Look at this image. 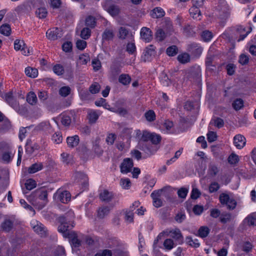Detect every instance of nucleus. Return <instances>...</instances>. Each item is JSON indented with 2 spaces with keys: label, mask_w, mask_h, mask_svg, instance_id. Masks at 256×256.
Instances as JSON below:
<instances>
[{
  "label": "nucleus",
  "mask_w": 256,
  "mask_h": 256,
  "mask_svg": "<svg viewBox=\"0 0 256 256\" xmlns=\"http://www.w3.org/2000/svg\"><path fill=\"white\" fill-rule=\"evenodd\" d=\"M58 220L60 224L58 226V230L62 233L64 236L66 238L68 234L70 232L68 231L72 228L74 226L70 223V222H68L66 218L64 216H59Z\"/></svg>",
  "instance_id": "1"
},
{
  "label": "nucleus",
  "mask_w": 256,
  "mask_h": 256,
  "mask_svg": "<svg viewBox=\"0 0 256 256\" xmlns=\"http://www.w3.org/2000/svg\"><path fill=\"white\" fill-rule=\"evenodd\" d=\"M38 197L36 200L32 202V204L38 209H42L46 204L48 199V192L44 190H37L36 192Z\"/></svg>",
  "instance_id": "2"
},
{
  "label": "nucleus",
  "mask_w": 256,
  "mask_h": 256,
  "mask_svg": "<svg viewBox=\"0 0 256 256\" xmlns=\"http://www.w3.org/2000/svg\"><path fill=\"white\" fill-rule=\"evenodd\" d=\"M219 200L221 204L226 206L228 210H234L237 205V202L234 199L230 198L228 194L224 193L220 195Z\"/></svg>",
  "instance_id": "3"
},
{
  "label": "nucleus",
  "mask_w": 256,
  "mask_h": 256,
  "mask_svg": "<svg viewBox=\"0 0 256 256\" xmlns=\"http://www.w3.org/2000/svg\"><path fill=\"white\" fill-rule=\"evenodd\" d=\"M201 70L199 66L192 68L186 74V78L193 82H198L201 77Z\"/></svg>",
  "instance_id": "4"
},
{
  "label": "nucleus",
  "mask_w": 256,
  "mask_h": 256,
  "mask_svg": "<svg viewBox=\"0 0 256 256\" xmlns=\"http://www.w3.org/2000/svg\"><path fill=\"white\" fill-rule=\"evenodd\" d=\"M202 48L196 42L188 44L186 46V50L196 58H198L202 52Z\"/></svg>",
  "instance_id": "5"
},
{
  "label": "nucleus",
  "mask_w": 256,
  "mask_h": 256,
  "mask_svg": "<svg viewBox=\"0 0 256 256\" xmlns=\"http://www.w3.org/2000/svg\"><path fill=\"white\" fill-rule=\"evenodd\" d=\"M36 224L32 226L34 231L42 238H46L48 235L47 228L41 222H36Z\"/></svg>",
  "instance_id": "6"
},
{
  "label": "nucleus",
  "mask_w": 256,
  "mask_h": 256,
  "mask_svg": "<svg viewBox=\"0 0 256 256\" xmlns=\"http://www.w3.org/2000/svg\"><path fill=\"white\" fill-rule=\"evenodd\" d=\"M164 188L154 190L150 194V196L153 200V205L156 208H160L162 205V202L160 198L162 192Z\"/></svg>",
  "instance_id": "7"
},
{
  "label": "nucleus",
  "mask_w": 256,
  "mask_h": 256,
  "mask_svg": "<svg viewBox=\"0 0 256 256\" xmlns=\"http://www.w3.org/2000/svg\"><path fill=\"white\" fill-rule=\"evenodd\" d=\"M4 98L6 102L14 109L17 110L19 108V104L16 98L13 96L12 92L6 93Z\"/></svg>",
  "instance_id": "8"
},
{
  "label": "nucleus",
  "mask_w": 256,
  "mask_h": 256,
  "mask_svg": "<svg viewBox=\"0 0 256 256\" xmlns=\"http://www.w3.org/2000/svg\"><path fill=\"white\" fill-rule=\"evenodd\" d=\"M134 166L132 160L130 158H124L120 165V172L122 174H128L131 172Z\"/></svg>",
  "instance_id": "9"
},
{
  "label": "nucleus",
  "mask_w": 256,
  "mask_h": 256,
  "mask_svg": "<svg viewBox=\"0 0 256 256\" xmlns=\"http://www.w3.org/2000/svg\"><path fill=\"white\" fill-rule=\"evenodd\" d=\"M156 47L153 45H150L144 50L142 58L144 62L150 61L152 57L156 54Z\"/></svg>",
  "instance_id": "10"
},
{
  "label": "nucleus",
  "mask_w": 256,
  "mask_h": 256,
  "mask_svg": "<svg viewBox=\"0 0 256 256\" xmlns=\"http://www.w3.org/2000/svg\"><path fill=\"white\" fill-rule=\"evenodd\" d=\"M62 36V30L57 28L49 29L46 32V36L47 38L52 40H54L58 38H60Z\"/></svg>",
  "instance_id": "11"
},
{
  "label": "nucleus",
  "mask_w": 256,
  "mask_h": 256,
  "mask_svg": "<svg viewBox=\"0 0 256 256\" xmlns=\"http://www.w3.org/2000/svg\"><path fill=\"white\" fill-rule=\"evenodd\" d=\"M103 7L112 16H117L119 14L120 10L117 6L106 2L103 5Z\"/></svg>",
  "instance_id": "12"
},
{
  "label": "nucleus",
  "mask_w": 256,
  "mask_h": 256,
  "mask_svg": "<svg viewBox=\"0 0 256 256\" xmlns=\"http://www.w3.org/2000/svg\"><path fill=\"white\" fill-rule=\"evenodd\" d=\"M114 194L106 190H104L100 194V199L103 202H109L114 198Z\"/></svg>",
  "instance_id": "13"
},
{
  "label": "nucleus",
  "mask_w": 256,
  "mask_h": 256,
  "mask_svg": "<svg viewBox=\"0 0 256 256\" xmlns=\"http://www.w3.org/2000/svg\"><path fill=\"white\" fill-rule=\"evenodd\" d=\"M70 239V243L72 247L78 248L81 245V241L78 238L76 234L74 232H71L68 234L67 237Z\"/></svg>",
  "instance_id": "14"
},
{
  "label": "nucleus",
  "mask_w": 256,
  "mask_h": 256,
  "mask_svg": "<svg viewBox=\"0 0 256 256\" xmlns=\"http://www.w3.org/2000/svg\"><path fill=\"white\" fill-rule=\"evenodd\" d=\"M246 143V138L241 134H237L234 138V144L238 149L242 148Z\"/></svg>",
  "instance_id": "15"
},
{
  "label": "nucleus",
  "mask_w": 256,
  "mask_h": 256,
  "mask_svg": "<svg viewBox=\"0 0 256 256\" xmlns=\"http://www.w3.org/2000/svg\"><path fill=\"white\" fill-rule=\"evenodd\" d=\"M152 31L146 27H143L140 30L141 38L146 42H150L152 40Z\"/></svg>",
  "instance_id": "16"
},
{
  "label": "nucleus",
  "mask_w": 256,
  "mask_h": 256,
  "mask_svg": "<svg viewBox=\"0 0 256 256\" xmlns=\"http://www.w3.org/2000/svg\"><path fill=\"white\" fill-rule=\"evenodd\" d=\"M150 15L154 18H159L164 16L165 12L162 8L156 7L151 10Z\"/></svg>",
  "instance_id": "17"
},
{
  "label": "nucleus",
  "mask_w": 256,
  "mask_h": 256,
  "mask_svg": "<svg viewBox=\"0 0 256 256\" xmlns=\"http://www.w3.org/2000/svg\"><path fill=\"white\" fill-rule=\"evenodd\" d=\"M14 226V222L10 219L4 220L1 224L2 230L5 232H10Z\"/></svg>",
  "instance_id": "18"
},
{
  "label": "nucleus",
  "mask_w": 256,
  "mask_h": 256,
  "mask_svg": "<svg viewBox=\"0 0 256 256\" xmlns=\"http://www.w3.org/2000/svg\"><path fill=\"white\" fill-rule=\"evenodd\" d=\"M80 142V138L78 135L68 136L66 138L68 146L70 148H74L77 146Z\"/></svg>",
  "instance_id": "19"
},
{
  "label": "nucleus",
  "mask_w": 256,
  "mask_h": 256,
  "mask_svg": "<svg viewBox=\"0 0 256 256\" xmlns=\"http://www.w3.org/2000/svg\"><path fill=\"white\" fill-rule=\"evenodd\" d=\"M140 149L143 151H144L146 153L148 154H154L157 149L155 148V146H154L152 144H142V146H141V143L140 144Z\"/></svg>",
  "instance_id": "20"
},
{
  "label": "nucleus",
  "mask_w": 256,
  "mask_h": 256,
  "mask_svg": "<svg viewBox=\"0 0 256 256\" xmlns=\"http://www.w3.org/2000/svg\"><path fill=\"white\" fill-rule=\"evenodd\" d=\"M214 58V55L212 54L210 52L206 55L205 64L207 68L210 69L212 70H214L213 68H216V66L213 64V61Z\"/></svg>",
  "instance_id": "21"
},
{
  "label": "nucleus",
  "mask_w": 256,
  "mask_h": 256,
  "mask_svg": "<svg viewBox=\"0 0 256 256\" xmlns=\"http://www.w3.org/2000/svg\"><path fill=\"white\" fill-rule=\"evenodd\" d=\"M114 36V30L112 29L106 28L102 34V40L103 41L112 40Z\"/></svg>",
  "instance_id": "22"
},
{
  "label": "nucleus",
  "mask_w": 256,
  "mask_h": 256,
  "mask_svg": "<svg viewBox=\"0 0 256 256\" xmlns=\"http://www.w3.org/2000/svg\"><path fill=\"white\" fill-rule=\"evenodd\" d=\"M199 6H193L189 10L190 14L193 18L196 20H200L201 17V12L199 9Z\"/></svg>",
  "instance_id": "23"
},
{
  "label": "nucleus",
  "mask_w": 256,
  "mask_h": 256,
  "mask_svg": "<svg viewBox=\"0 0 256 256\" xmlns=\"http://www.w3.org/2000/svg\"><path fill=\"white\" fill-rule=\"evenodd\" d=\"M100 114H98L96 110H91L88 114V118L89 123L93 124L96 122V120L99 118Z\"/></svg>",
  "instance_id": "24"
},
{
  "label": "nucleus",
  "mask_w": 256,
  "mask_h": 256,
  "mask_svg": "<svg viewBox=\"0 0 256 256\" xmlns=\"http://www.w3.org/2000/svg\"><path fill=\"white\" fill-rule=\"evenodd\" d=\"M234 218V216L230 212L222 213L220 218V221L223 224L230 222Z\"/></svg>",
  "instance_id": "25"
},
{
  "label": "nucleus",
  "mask_w": 256,
  "mask_h": 256,
  "mask_svg": "<svg viewBox=\"0 0 256 256\" xmlns=\"http://www.w3.org/2000/svg\"><path fill=\"white\" fill-rule=\"evenodd\" d=\"M169 234L170 237L178 242L182 241V234L178 228L170 230L169 232Z\"/></svg>",
  "instance_id": "26"
},
{
  "label": "nucleus",
  "mask_w": 256,
  "mask_h": 256,
  "mask_svg": "<svg viewBox=\"0 0 256 256\" xmlns=\"http://www.w3.org/2000/svg\"><path fill=\"white\" fill-rule=\"evenodd\" d=\"M130 34L131 36H132V33L129 32L128 28L125 27H120L118 30V38L121 40H125L128 36Z\"/></svg>",
  "instance_id": "27"
},
{
  "label": "nucleus",
  "mask_w": 256,
  "mask_h": 256,
  "mask_svg": "<svg viewBox=\"0 0 256 256\" xmlns=\"http://www.w3.org/2000/svg\"><path fill=\"white\" fill-rule=\"evenodd\" d=\"M251 30H252V28H250V30H248V32H246L245 34H243L242 33L243 32H246L245 28H243L242 26H239L237 28V32L240 34V37L238 39L237 41L238 42H240L244 40L246 37V36L248 34L250 33V32H251Z\"/></svg>",
  "instance_id": "28"
},
{
  "label": "nucleus",
  "mask_w": 256,
  "mask_h": 256,
  "mask_svg": "<svg viewBox=\"0 0 256 256\" xmlns=\"http://www.w3.org/2000/svg\"><path fill=\"white\" fill-rule=\"evenodd\" d=\"M110 211V210L107 206L100 207L98 210V217L99 218L102 219L108 214Z\"/></svg>",
  "instance_id": "29"
},
{
  "label": "nucleus",
  "mask_w": 256,
  "mask_h": 256,
  "mask_svg": "<svg viewBox=\"0 0 256 256\" xmlns=\"http://www.w3.org/2000/svg\"><path fill=\"white\" fill-rule=\"evenodd\" d=\"M26 100L27 102L32 106L36 104L38 100L36 95L33 92H30L28 94Z\"/></svg>",
  "instance_id": "30"
},
{
  "label": "nucleus",
  "mask_w": 256,
  "mask_h": 256,
  "mask_svg": "<svg viewBox=\"0 0 256 256\" xmlns=\"http://www.w3.org/2000/svg\"><path fill=\"white\" fill-rule=\"evenodd\" d=\"M131 80V78L128 74H122L118 78V82L124 86L128 85Z\"/></svg>",
  "instance_id": "31"
},
{
  "label": "nucleus",
  "mask_w": 256,
  "mask_h": 256,
  "mask_svg": "<svg viewBox=\"0 0 256 256\" xmlns=\"http://www.w3.org/2000/svg\"><path fill=\"white\" fill-rule=\"evenodd\" d=\"M43 168V164L41 162L35 163L32 164L28 168V172L30 174H34Z\"/></svg>",
  "instance_id": "32"
},
{
  "label": "nucleus",
  "mask_w": 256,
  "mask_h": 256,
  "mask_svg": "<svg viewBox=\"0 0 256 256\" xmlns=\"http://www.w3.org/2000/svg\"><path fill=\"white\" fill-rule=\"evenodd\" d=\"M219 172V168L217 166L214 164H210L208 165V174L212 176H215Z\"/></svg>",
  "instance_id": "33"
},
{
  "label": "nucleus",
  "mask_w": 256,
  "mask_h": 256,
  "mask_svg": "<svg viewBox=\"0 0 256 256\" xmlns=\"http://www.w3.org/2000/svg\"><path fill=\"white\" fill-rule=\"evenodd\" d=\"M59 198L62 202L66 204L70 200L71 194L70 192L65 190L60 194Z\"/></svg>",
  "instance_id": "34"
},
{
  "label": "nucleus",
  "mask_w": 256,
  "mask_h": 256,
  "mask_svg": "<svg viewBox=\"0 0 256 256\" xmlns=\"http://www.w3.org/2000/svg\"><path fill=\"white\" fill-rule=\"evenodd\" d=\"M26 74L32 78H36L38 75V70L36 68L27 67L25 68Z\"/></svg>",
  "instance_id": "35"
},
{
  "label": "nucleus",
  "mask_w": 256,
  "mask_h": 256,
  "mask_svg": "<svg viewBox=\"0 0 256 256\" xmlns=\"http://www.w3.org/2000/svg\"><path fill=\"white\" fill-rule=\"evenodd\" d=\"M177 59L180 63L184 64L190 62V56L186 52L182 53L178 55Z\"/></svg>",
  "instance_id": "36"
},
{
  "label": "nucleus",
  "mask_w": 256,
  "mask_h": 256,
  "mask_svg": "<svg viewBox=\"0 0 256 256\" xmlns=\"http://www.w3.org/2000/svg\"><path fill=\"white\" fill-rule=\"evenodd\" d=\"M243 222L248 226H256V218L251 214L248 215L244 219Z\"/></svg>",
  "instance_id": "37"
},
{
  "label": "nucleus",
  "mask_w": 256,
  "mask_h": 256,
  "mask_svg": "<svg viewBox=\"0 0 256 256\" xmlns=\"http://www.w3.org/2000/svg\"><path fill=\"white\" fill-rule=\"evenodd\" d=\"M244 102L242 98H236L232 103V106L236 110L242 109L244 106Z\"/></svg>",
  "instance_id": "38"
},
{
  "label": "nucleus",
  "mask_w": 256,
  "mask_h": 256,
  "mask_svg": "<svg viewBox=\"0 0 256 256\" xmlns=\"http://www.w3.org/2000/svg\"><path fill=\"white\" fill-rule=\"evenodd\" d=\"M85 24L86 26L92 28H95L96 26V20L95 18L92 16H88L86 18Z\"/></svg>",
  "instance_id": "39"
},
{
  "label": "nucleus",
  "mask_w": 256,
  "mask_h": 256,
  "mask_svg": "<svg viewBox=\"0 0 256 256\" xmlns=\"http://www.w3.org/2000/svg\"><path fill=\"white\" fill-rule=\"evenodd\" d=\"M201 38L204 42H208L213 38V34L208 30H205L202 32Z\"/></svg>",
  "instance_id": "40"
},
{
  "label": "nucleus",
  "mask_w": 256,
  "mask_h": 256,
  "mask_svg": "<svg viewBox=\"0 0 256 256\" xmlns=\"http://www.w3.org/2000/svg\"><path fill=\"white\" fill-rule=\"evenodd\" d=\"M61 156L62 158V161L64 163L66 164H72L74 162L72 156L66 152H63L61 154Z\"/></svg>",
  "instance_id": "41"
},
{
  "label": "nucleus",
  "mask_w": 256,
  "mask_h": 256,
  "mask_svg": "<svg viewBox=\"0 0 256 256\" xmlns=\"http://www.w3.org/2000/svg\"><path fill=\"white\" fill-rule=\"evenodd\" d=\"M186 218V216L184 210H180L176 214L174 220L178 223L182 222Z\"/></svg>",
  "instance_id": "42"
},
{
  "label": "nucleus",
  "mask_w": 256,
  "mask_h": 256,
  "mask_svg": "<svg viewBox=\"0 0 256 256\" xmlns=\"http://www.w3.org/2000/svg\"><path fill=\"white\" fill-rule=\"evenodd\" d=\"M0 32L6 36L10 35L11 32V28L8 24H3L0 27Z\"/></svg>",
  "instance_id": "43"
},
{
  "label": "nucleus",
  "mask_w": 256,
  "mask_h": 256,
  "mask_svg": "<svg viewBox=\"0 0 256 256\" xmlns=\"http://www.w3.org/2000/svg\"><path fill=\"white\" fill-rule=\"evenodd\" d=\"M210 124H214L218 128H220L224 126V121L220 118H216L212 120Z\"/></svg>",
  "instance_id": "44"
},
{
  "label": "nucleus",
  "mask_w": 256,
  "mask_h": 256,
  "mask_svg": "<svg viewBox=\"0 0 256 256\" xmlns=\"http://www.w3.org/2000/svg\"><path fill=\"white\" fill-rule=\"evenodd\" d=\"M136 46L134 42H129L126 46V51L130 54H135L136 53Z\"/></svg>",
  "instance_id": "45"
},
{
  "label": "nucleus",
  "mask_w": 256,
  "mask_h": 256,
  "mask_svg": "<svg viewBox=\"0 0 256 256\" xmlns=\"http://www.w3.org/2000/svg\"><path fill=\"white\" fill-rule=\"evenodd\" d=\"M210 230L208 226H202L198 230V236L202 238H206L210 233Z\"/></svg>",
  "instance_id": "46"
},
{
  "label": "nucleus",
  "mask_w": 256,
  "mask_h": 256,
  "mask_svg": "<svg viewBox=\"0 0 256 256\" xmlns=\"http://www.w3.org/2000/svg\"><path fill=\"white\" fill-rule=\"evenodd\" d=\"M90 92L82 90L79 92V96L82 100H91V95Z\"/></svg>",
  "instance_id": "47"
},
{
  "label": "nucleus",
  "mask_w": 256,
  "mask_h": 256,
  "mask_svg": "<svg viewBox=\"0 0 256 256\" xmlns=\"http://www.w3.org/2000/svg\"><path fill=\"white\" fill-rule=\"evenodd\" d=\"M178 52V48L174 45L168 47L166 50V54L170 56H176Z\"/></svg>",
  "instance_id": "48"
},
{
  "label": "nucleus",
  "mask_w": 256,
  "mask_h": 256,
  "mask_svg": "<svg viewBox=\"0 0 256 256\" xmlns=\"http://www.w3.org/2000/svg\"><path fill=\"white\" fill-rule=\"evenodd\" d=\"M70 91L71 89L69 86H64L60 88L58 93L60 96L65 98L70 94Z\"/></svg>",
  "instance_id": "49"
},
{
  "label": "nucleus",
  "mask_w": 256,
  "mask_h": 256,
  "mask_svg": "<svg viewBox=\"0 0 256 256\" xmlns=\"http://www.w3.org/2000/svg\"><path fill=\"white\" fill-rule=\"evenodd\" d=\"M100 89V86L98 82H94L89 88V92L92 94H96L99 92Z\"/></svg>",
  "instance_id": "50"
},
{
  "label": "nucleus",
  "mask_w": 256,
  "mask_h": 256,
  "mask_svg": "<svg viewBox=\"0 0 256 256\" xmlns=\"http://www.w3.org/2000/svg\"><path fill=\"white\" fill-rule=\"evenodd\" d=\"M254 248V245L248 241L245 242L242 246V250L246 253H248L252 251Z\"/></svg>",
  "instance_id": "51"
},
{
  "label": "nucleus",
  "mask_w": 256,
  "mask_h": 256,
  "mask_svg": "<svg viewBox=\"0 0 256 256\" xmlns=\"http://www.w3.org/2000/svg\"><path fill=\"white\" fill-rule=\"evenodd\" d=\"M36 14L39 18H44L46 16L48 12L46 8H40L36 10Z\"/></svg>",
  "instance_id": "52"
},
{
  "label": "nucleus",
  "mask_w": 256,
  "mask_h": 256,
  "mask_svg": "<svg viewBox=\"0 0 256 256\" xmlns=\"http://www.w3.org/2000/svg\"><path fill=\"white\" fill-rule=\"evenodd\" d=\"M91 35V30L88 28H84L81 31L80 36L84 40H88Z\"/></svg>",
  "instance_id": "53"
},
{
  "label": "nucleus",
  "mask_w": 256,
  "mask_h": 256,
  "mask_svg": "<svg viewBox=\"0 0 256 256\" xmlns=\"http://www.w3.org/2000/svg\"><path fill=\"white\" fill-rule=\"evenodd\" d=\"M146 120L148 122H153L156 120V114L154 110H149L144 114Z\"/></svg>",
  "instance_id": "54"
},
{
  "label": "nucleus",
  "mask_w": 256,
  "mask_h": 256,
  "mask_svg": "<svg viewBox=\"0 0 256 256\" xmlns=\"http://www.w3.org/2000/svg\"><path fill=\"white\" fill-rule=\"evenodd\" d=\"M132 133V130L128 128H124L122 132L121 136L123 138H126L129 140L131 138V134Z\"/></svg>",
  "instance_id": "55"
},
{
  "label": "nucleus",
  "mask_w": 256,
  "mask_h": 256,
  "mask_svg": "<svg viewBox=\"0 0 256 256\" xmlns=\"http://www.w3.org/2000/svg\"><path fill=\"white\" fill-rule=\"evenodd\" d=\"M165 32L162 28L158 29L156 32V38L158 41H162L166 38Z\"/></svg>",
  "instance_id": "56"
},
{
  "label": "nucleus",
  "mask_w": 256,
  "mask_h": 256,
  "mask_svg": "<svg viewBox=\"0 0 256 256\" xmlns=\"http://www.w3.org/2000/svg\"><path fill=\"white\" fill-rule=\"evenodd\" d=\"M52 140L56 144L61 143L62 140V137L61 133L59 132H56L52 136Z\"/></svg>",
  "instance_id": "57"
},
{
  "label": "nucleus",
  "mask_w": 256,
  "mask_h": 256,
  "mask_svg": "<svg viewBox=\"0 0 256 256\" xmlns=\"http://www.w3.org/2000/svg\"><path fill=\"white\" fill-rule=\"evenodd\" d=\"M61 122L65 126H69L72 122L71 117L66 114H64L62 117Z\"/></svg>",
  "instance_id": "58"
},
{
  "label": "nucleus",
  "mask_w": 256,
  "mask_h": 256,
  "mask_svg": "<svg viewBox=\"0 0 256 256\" xmlns=\"http://www.w3.org/2000/svg\"><path fill=\"white\" fill-rule=\"evenodd\" d=\"M24 185L26 190H30L36 186V184L34 180L28 179L26 181Z\"/></svg>",
  "instance_id": "59"
},
{
  "label": "nucleus",
  "mask_w": 256,
  "mask_h": 256,
  "mask_svg": "<svg viewBox=\"0 0 256 256\" xmlns=\"http://www.w3.org/2000/svg\"><path fill=\"white\" fill-rule=\"evenodd\" d=\"M161 139V136L160 135L152 133L150 140L152 144H157L160 142Z\"/></svg>",
  "instance_id": "60"
},
{
  "label": "nucleus",
  "mask_w": 256,
  "mask_h": 256,
  "mask_svg": "<svg viewBox=\"0 0 256 256\" xmlns=\"http://www.w3.org/2000/svg\"><path fill=\"white\" fill-rule=\"evenodd\" d=\"M186 242L188 245L194 248H198L200 246L198 240L196 239L194 240L191 237H187L186 238Z\"/></svg>",
  "instance_id": "61"
},
{
  "label": "nucleus",
  "mask_w": 256,
  "mask_h": 256,
  "mask_svg": "<svg viewBox=\"0 0 256 256\" xmlns=\"http://www.w3.org/2000/svg\"><path fill=\"white\" fill-rule=\"evenodd\" d=\"M228 162L232 164H236L239 161L238 156L235 154H232L228 158Z\"/></svg>",
  "instance_id": "62"
},
{
  "label": "nucleus",
  "mask_w": 256,
  "mask_h": 256,
  "mask_svg": "<svg viewBox=\"0 0 256 256\" xmlns=\"http://www.w3.org/2000/svg\"><path fill=\"white\" fill-rule=\"evenodd\" d=\"M25 46L26 44L23 40H16L14 42V48L16 50H20L22 51V47H24Z\"/></svg>",
  "instance_id": "63"
},
{
  "label": "nucleus",
  "mask_w": 256,
  "mask_h": 256,
  "mask_svg": "<svg viewBox=\"0 0 256 256\" xmlns=\"http://www.w3.org/2000/svg\"><path fill=\"white\" fill-rule=\"evenodd\" d=\"M56 256H66L64 248L62 246H58L54 250Z\"/></svg>",
  "instance_id": "64"
}]
</instances>
